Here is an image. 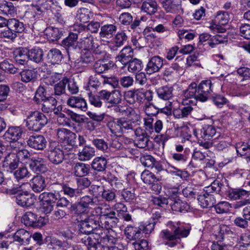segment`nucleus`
Returning <instances> with one entry per match:
<instances>
[{
  "mask_svg": "<svg viewBox=\"0 0 250 250\" xmlns=\"http://www.w3.org/2000/svg\"><path fill=\"white\" fill-rule=\"evenodd\" d=\"M167 226L168 229L163 230L160 233V237L164 244L172 248L177 245L181 238H186L189 234L191 228L189 225L182 224L180 221H168Z\"/></svg>",
  "mask_w": 250,
  "mask_h": 250,
  "instance_id": "nucleus-1",
  "label": "nucleus"
},
{
  "mask_svg": "<svg viewBox=\"0 0 250 250\" xmlns=\"http://www.w3.org/2000/svg\"><path fill=\"white\" fill-rule=\"evenodd\" d=\"M126 117L118 118L109 123L111 132L117 136H121L134 130L138 124L139 116L133 109L127 111Z\"/></svg>",
  "mask_w": 250,
  "mask_h": 250,
  "instance_id": "nucleus-2",
  "label": "nucleus"
},
{
  "mask_svg": "<svg viewBox=\"0 0 250 250\" xmlns=\"http://www.w3.org/2000/svg\"><path fill=\"white\" fill-rule=\"evenodd\" d=\"M94 211L84 220H81L79 225V230L81 233L85 234H90L84 241H92L98 238H104L107 235L104 231V229L101 227L99 224V216L94 214Z\"/></svg>",
  "mask_w": 250,
  "mask_h": 250,
  "instance_id": "nucleus-3",
  "label": "nucleus"
},
{
  "mask_svg": "<svg viewBox=\"0 0 250 250\" xmlns=\"http://www.w3.org/2000/svg\"><path fill=\"white\" fill-rule=\"evenodd\" d=\"M24 122L28 130L38 132L47 124L48 119L43 113L36 110L29 113Z\"/></svg>",
  "mask_w": 250,
  "mask_h": 250,
  "instance_id": "nucleus-4",
  "label": "nucleus"
},
{
  "mask_svg": "<svg viewBox=\"0 0 250 250\" xmlns=\"http://www.w3.org/2000/svg\"><path fill=\"white\" fill-rule=\"evenodd\" d=\"M109 236L104 237V238H98L97 239H93L92 241H84L86 245L88 246V250H104V247L101 243L108 244H115L117 243L118 239L117 233L110 231Z\"/></svg>",
  "mask_w": 250,
  "mask_h": 250,
  "instance_id": "nucleus-5",
  "label": "nucleus"
},
{
  "mask_svg": "<svg viewBox=\"0 0 250 250\" xmlns=\"http://www.w3.org/2000/svg\"><path fill=\"white\" fill-rule=\"evenodd\" d=\"M64 153L59 143L56 141L50 142L48 149V159L52 164L59 165L64 159Z\"/></svg>",
  "mask_w": 250,
  "mask_h": 250,
  "instance_id": "nucleus-6",
  "label": "nucleus"
},
{
  "mask_svg": "<svg viewBox=\"0 0 250 250\" xmlns=\"http://www.w3.org/2000/svg\"><path fill=\"white\" fill-rule=\"evenodd\" d=\"M102 93L101 97L107 108H111L113 105L122 103V95L119 90H114L109 91L106 90H102Z\"/></svg>",
  "mask_w": 250,
  "mask_h": 250,
  "instance_id": "nucleus-7",
  "label": "nucleus"
},
{
  "mask_svg": "<svg viewBox=\"0 0 250 250\" xmlns=\"http://www.w3.org/2000/svg\"><path fill=\"white\" fill-rule=\"evenodd\" d=\"M213 93L212 84L209 80L202 81L198 86L197 100L201 102H206Z\"/></svg>",
  "mask_w": 250,
  "mask_h": 250,
  "instance_id": "nucleus-8",
  "label": "nucleus"
},
{
  "mask_svg": "<svg viewBox=\"0 0 250 250\" xmlns=\"http://www.w3.org/2000/svg\"><path fill=\"white\" fill-rule=\"evenodd\" d=\"M57 136L59 141L62 143L71 146H77L76 134L68 129L58 128L57 131Z\"/></svg>",
  "mask_w": 250,
  "mask_h": 250,
  "instance_id": "nucleus-9",
  "label": "nucleus"
},
{
  "mask_svg": "<svg viewBox=\"0 0 250 250\" xmlns=\"http://www.w3.org/2000/svg\"><path fill=\"white\" fill-rule=\"evenodd\" d=\"M102 220H104V221L103 222H101L102 226L101 227L104 229V231L108 236H109V234L110 231L116 233L115 231L113 230L112 228L117 226V224L119 223V219L115 211L111 212V213L108 214Z\"/></svg>",
  "mask_w": 250,
  "mask_h": 250,
  "instance_id": "nucleus-10",
  "label": "nucleus"
},
{
  "mask_svg": "<svg viewBox=\"0 0 250 250\" xmlns=\"http://www.w3.org/2000/svg\"><path fill=\"white\" fill-rule=\"evenodd\" d=\"M22 219L26 226L41 227L46 224L44 218L38 217L37 214L31 211L26 212L23 216Z\"/></svg>",
  "mask_w": 250,
  "mask_h": 250,
  "instance_id": "nucleus-11",
  "label": "nucleus"
},
{
  "mask_svg": "<svg viewBox=\"0 0 250 250\" xmlns=\"http://www.w3.org/2000/svg\"><path fill=\"white\" fill-rule=\"evenodd\" d=\"M27 146L38 150H42L46 147L47 141L42 135H32L27 140Z\"/></svg>",
  "mask_w": 250,
  "mask_h": 250,
  "instance_id": "nucleus-12",
  "label": "nucleus"
},
{
  "mask_svg": "<svg viewBox=\"0 0 250 250\" xmlns=\"http://www.w3.org/2000/svg\"><path fill=\"white\" fill-rule=\"evenodd\" d=\"M23 130L21 126H9L3 135V138L9 142H16L20 139L22 135Z\"/></svg>",
  "mask_w": 250,
  "mask_h": 250,
  "instance_id": "nucleus-13",
  "label": "nucleus"
},
{
  "mask_svg": "<svg viewBox=\"0 0 250 250\" xmlns=\"http://www.w3.org/2000/svg\"><path fill=\"white\" fill-rule=\"evenodd\" d=\"M163 59L159 56L152 57L149 60L145 71L146 73L151 75L153 73L159 72L163 65Z\"/></svg>",
  "mask_w": 250,
  "mask_h": 250,
  "instance_id": "nucleus-14",
  "label": "nucleus"
},
{
  "mask_svg": "<svg viewBox=\"0 0 250 250\" xmlns=\"http://www.w3.org/2000/svg\"><path fill=\"white\" fill-rule=\"evenodd\" d=\"M29 167L31 170L37 174L44 173L47 170L45 160L39 157L32 158Z\"/></svg>",
  "mask_w": 250,
  "mask_h": 250,
  "instance_id": "nucleus-15",
  "label": "nucleus"
},
{
  "mask_svg": "<svg viewBox=\"0 0 250 250\" xmlns=\"http://www.w3.org/2000/svg\"><path fill=\"white\" fill-rule=\"evenodd\" d=\"M198 87L196 83H191L188 88L184 91V100L186 104H196L197 101Z\"/></svg>",
  "mask_w": 250,
  "mask_h": 250,
  "instance_id": "nucleus-16",
  "label": "nucleus"
},
{
  "mask_svg": "<svg viewBox=\"0 0 250 250\" xmlns=\"http://www.w3.org/2000/svg\"><path fill=\"white\" fill-rule=\"evenodd\" d=\"M31 237L30 233L23 229H18L12 236L13 241L18 243L20 245H28Z\"/></svg>",
  "mask_w": 250,
  "mask_h": 250,
  "instance_id": "nucleus-17",
  "label": "nucleus"
},
{
  "mask_svg": "<svg viewBox=\"0 0 250 250\" xmlns=\"http://www.w3.org/2000/svg\"><path fill=\"white\" fill-rule=\"evenodd\" d=\"M29 49L26 47H19L13 52L14 58L17 63L21 65L26 64L29 60Z\"/></svg>",
  "mask_w": 250,
  "mask_h": 250,
  "instance_id": "nucleus-18",
  "label": "nucleus"
},
{
  "mask_svg": "<svg viewBox=\"0 0 250 250\" xmlns=\"http://www.w3.org/2000/svg\"><path fill=\"white\" fill-rule=\"evenodd\" d=\"M160 2L167 12L175 13L182 10L179 0H160Z\"/></svg>",
  "mask_w": 250,
  "mask_h": 250,
  "instance_id": "nucleus-19",
  "label": "nucleus"
},
{
  "mask_svg": "<svg viewBox=\"0 0 250 250\" xmlns=\"http://www.w3.org/2000/svg\"><path fill=\"white\" fill-rule=\"evenodd\" d=\"M30 185L35 192L40 193L43 191L46 186L45 178L41 175L34 176L30 181Z\"/></svg>",
  "mask_w": 250,
  "mask_h": 250,
  "instance_id": "nucleus-20",
  "label": "nucleus"
},
{
  "mask_svg": "<svg viewBox=\"0 0 250 250\" xmlns=\"http://www.w3.org/2000/svg\"><path fill=\"white\" fill-rule=\"evenodd\" d=\"M69 106L85 111L87 109V103L84 99L79 96H71L67 101Z\"/></svg>",
  "mask_w": 250,
  "mask_h": 250,
  "instance_id": "nucleus-21",
  "label": "nucleus"
},
{
  "mask_svg": "<svg viewBox=\"0 0 250 250\" xmlns=\"http://www.w3.org/2000/svg\"><path fill=\"white\" fill-rule=\"evenodd\" d=\"M17 203L23 207H30L34 203V199L27 191L19 193L16 196Z\"/></svg>",
  "mask_w": 250,
  "mask_h": 250,
  "instance_id": "nucleus-22",
  "label": "nucleus"
},
{
  "mask_svg": "<svg viewBox=\"0 0 250 250\" xmlns=\"http://www.w3.org/2000/svg\"><path fill=\"white\" fill-rule=\"evenodd\" d=\"M117 26L114 23H106L101 26L100 36L103 38L110 39L115 34Z\"/></svg>",
  "mask_w": 250,
  "mask_h": 250,
  "instance_id": "nucleus-23",
  "label": "nucleus"
},
{
  "mask_svg": "<svg viewBox=\"0 0 250 250\" xmlns=\"http://www.w3.org/2000/svg\"><path fill=\"white\" fill-rule=\"evenodd\" d=\"M133 56V51L130 46L125 47L116 57L117 61L120 62L122 64L126 65Z\"/></svg>",
  "mask_w": 250,
  "mask_h": 250,
  "instance_id": "nucleus-24",
  "label": "nucleus"
},
{
  "mask_svg": "<svg viewBox=\"0 0 250 250\" xmlns=\"http://www.w3.org/2000/svg\"><path fill=\"white\" fill-rule=\"evenodd\" d=\"M173 88L168 85H163L155 89V92L160 99L167 101L173 97Z\"/></svg>",
  "mask_w": 250,
  "mask_h": 250,
  "instance_id": "nucleus-25",
  "label": "nucleus"
},
{
  "mask_svg": "<svg viewBox=\"0 0 250 250\" xmlns=\"http://www.w3.org/2000/svg\"><path fill=\"white\" fill-rule=\"evenodd\" d=\"M170 200L172 201L170 205L171 209L175 212H185L189 208L188 205L182 201L179 198L171 197Z\"/></svg>",
  "mask_w": 250,
  "mask_h": 250,
  "instance_id": "nucleus-26",
  "label": "nucleus"
},
{
  "mask_svg": "<svg viewBox=\"0 0 250 250\" xmlns=\"http://www.w3.org/2000/svg\"><path fill=\"white\" fill-rule=\"evenodd\" d=\"M197 199L203 208H211L216 203L214 194L203 193L199 195Z\"/></svg>",
  "mask_w": 250,
  "mask_h": 250,
  "instance_id": "nucleus-27",
  "label": "nucleus"
},
{
  "mask_svg": "<svg viewBox=\"0 0 250 250\" xmlns=\"http://www.w3.org/2000/svg\"><path fill=\"white\" fill-rule=\"evenodd\" d=\"M139 226H128L125 230L126 237L130 240H135L143 237Z\"/></svg>",
  "mask_w": 250,
  "mask_h": 250,
  "instance_id": "nucleus-28",
  "label": "nucleus"
},
{
  "mask_svg": "<svg viewBox=\"0 0 250 250\" xmlns=\"http://www.w3.org/2000/svg\"><path fill=\"white\" fill-rule=\"evenodd\" d=\"M90 171L88 165L83 163H77L73 167L74 175L78 177H83L88 175Z\"/></svg>",
  "mask_w": 250,
  "mask_h": 250,
  "instance_id": "nucleus-29",
  "label": "nucleus"
},
{
  "mask_svg": "<svg viewBox=\"0 0 250 250\" xmlns=\"http://www.w3.org/2000/svg\"><path fill=\"white\" fill-rule=\"evenodd\" d=\"M78 34L71 32L68 37L62 41V44L69 50L75 49L78 46Z\"/></svg>",
  "mask_w": 250,
  "mask_h": 250,
  "instance_id": "nucleus-30",
  "label": "nucleus"
},
{
  "mask_svg": "<svg viewBox=\"0 0 250 250\" xmlns=\"http://www.w3.org/2000/svg\"><path fill=\"white\" fill-rule=\"evenodd\" d=\"M63 29L54 27H48L45 30V34L47 38L54 42L59 40L63 35Z\"/></svg>",
  "mask_w": 250,
  "mask_h": 250,
  "instance_id": "nucleus-31",
  "label": "nucleus"
},
{
  "mask_svg": "<svg viewBox=\"0 0 250 250\" xmlns=\"http://www.w3.org/2000/svg\"><path fill=\"white\" fill-rule=\"evenodd\" d=\"M141 9L147 15H152L157 12L158 4L157 2L153 0L145 1L142 4Z\"/></svg>",
  "mask_w": 250,
  "mask_h": 250,
  "instance_id": "nucleus-32",
  "label": "nucleus"
},
{
  "mask_svg": "<svg viewBox=\"0 0 250 250\" xmlns=\"http://www.w3.org/2000/svg\"><path fill=\"white\" fill-rule=\"evenodd\" d=\"M21 81L24 83L34 82L38 78V72L34 69H25L20 72Z\"/></svg>",
  "mask_w": 250,
  "mask_h": 250,
  "instance_id": "nucleus-33",
  "label": "nucleus"
},
{
  "mask_svg": "<svg viewBox=\"0 0 250 250\" xmlns=\"http://www.w3.org/2000/svg\"><path fill=\"white\" fill-rule=\"evenodd\" d=\"M47 59L52 64H59L63 58V55L59 49L52 48L48 52L47 55Z\"/></svg>",
  "mask_w": 250,
  "mask_h": 250,
  "instance_id": "nucleus-34",
  "label": "nucleus"
},
{
  "mask_svg": "<svg viewBox=\"0 0 250 250\" xmlns=\"http://www.w3.org/2000/svg\"><path fill=\"white\" fill-rule=\"evenodd\" d=\"M19 161L15 153L7 155L3 161V166L10 170L16 169L19 165Z\"/></svg>",
  "mask_w": 250,
  "mask_h": 250,
  "instance_id": "nucleus-35",
  "label": "nucleus"
},
{
  "mask_svg": "<svg viewBox=\"0 0 250 250\" xmlns=\"http://www.w3.org/2000/svg\"><path fill=\"white\" fill-rule=\"evenodd\" d=\"M43 52L42 49L35 47L29 49V60L36 63H40L43 61Z\"/></svg>",
  "mask_w": 250,
  "mask_h": 250,
  "instance_id": "nucleus-36",
  "label": "nucleus"
},
{
  "mask_svg": "<svg viewBox=\"0 0 250 250\" xmlns=\"http://www.w3.org/2000/svg\"><path fill=\"white\" fill-rule=\"evenodd\" d=\"M217 134L216 128L211 125H205L200 130V138L208 140Z\"/></svg>",
  "mask_w": 250,
  "mask_h": 250,
  "instance_id": "nucleus-37",
  "label": "nucleus"
},
{
  "mask_svg": "<svg viewBox=\"0 0 250 250\" xmlns=\"http://www.w3.org/2000/svg\"><path fill=\"white\" fill-rule=\"evenodd\" d=\"M250 194V191L242 189H231L228 191L227 195L229 199L236 200L245 196L247 197Z\"/></svg>",
  "mask_w": 250,
  "mask_h": 250,
  "instance_id": "nucleus-38",
  "label": "nucleus"
},
{
  "mask_svg": "<svg viewBox=\"0 0 250 250\" xmlns=\"http://www.w3.org/2000/svg\"><path fill=\"white\" fill-rule=\"evenodd\" d=\"M107 166V160L103 157H96L91 163V167L98 172L104 171Z\"/></svg>",
  "mask_w": 250,
  "mask_h": 250,
  "instance_id": "nucleus-39",
  "label": "nucleus"
},
{
  "mask_svg": "<svg viewBox=\"0 0 250 250\" xmlns=\"http://www.w3.org/2000/svg\"><path fill=\"white\" fill-rule=\"evenodd\" d=\"M59 198V192L54 190V192H44L39 196L40 201H46L55 204Z\"/></svg>",
  "mask_w": 250,
  "mask_h": 250,
  "instance_id": "nucleus-40",
  "label": "nucleus"
},
{
  "mask_svg": "<svg viewBox=\"0 0 250 250\" xmlns=\"http://www.w3.org/2000/svg\"><path fill=\"white\" fill-rule=\"evenodd\" d=\"M42 110L44 113L52 112L53 109L57 104V101L53 97H48L45 100L42 101Z\"/></svg>",
  "mask_w": 250,
  "mask_h": 250,
  "instance_id": "nucleus-41",
  "label": "nucleus"
},
{
  "mask_svg": "<svg viewBox=\"0 0 250 250\" xmlns=\"http://www.w3.org/2000/svg\"><path fill=\"white\" fill-rule=\"evenodd\" d=\"M7 27H10L17 35V33H22L25 29L23 23L16 19H9Z\"/></svg>",
  "mask_w": 250,
  "mask_h": 250,
  "instance_id": "nucleus-42",
  "label": "nucleus"
},
{
  "mask_svg": "<svg viewBox=\"0 0 250 250\" xmlns=\"http://www.w3.org/2000/svg\"><path fill=\"white\" fill-rule=\"evenodd\" d=\"M95 151L93 147L89 146H85L82 151L78 154L79 159L81 161H87L95 155Z\"/></svg>",
  "mask_w": 250,
  "mask_h": 250,
  "instance_id": "nucleus-43",
  "label": "nucleus"
},
{
  "mask_svg": "<svg viewBox=\"0 0 250 250\" xmlns=\"http://www.w3.org/2000/svg\"><path fill=\"white\" fill-rule=\"evenodd\" d=\"M111 64V63H106L103 59L98 60L93 65V69L96 73L101 74L109 69Z\"/></svg>",
  "mask_w": 250,
  "mask_h": 250,
  "instance_id": "nucleus-44",
  "label": "nucleus"
},
{
  "mask_svg": "<svg viewBox=\"0 0 250 250\" xmlns=\"http://www.w3.org/2000/svg\"><path fill=\"white\" fill-rule=\"evenodd\" d=\"M115 208H120L117 210L118 217H122L125 221H130L132 220L131 215L127 211V208L126 206L121 203H117L115 205Z\"/></svg>",
  "mask_w": 250,
  "mask_h": 250,
  "instance_id": "nucleus-45",
  "label": "nucleus"
},
{
  "mask_svg": "<svg viewBox=\"0 0 250 250\" xmlns=\"http://www.w3.org/2000/svg\"><path fill=\"white\" fill-rule=\"evenodd\" d=\"M128 64V70L131 73H137L141 71L143 68L142 62L138 59L134 58L130 61Z\"/></svg>",
  "mask_w": 250,
  "mask_h": 250,
  "instance_id": "nucleus-46",
  "label": "nucleus"
},
{
  "mask_svg": "<svg viewBox=\"0 0 250 250\" xmlns=\"http://www.w3.org/2000/svg\"><path fill=\"white\" fill-rule=\"evenodd\" d=\"M102 90H101L97 94H94L91 92L88 94V100L90 104L96 107H101L103 104V99L101 98V94H102Z\"/></svg>",
  "mask_w": 250,
  "mask_h": 250,
  "instance_id": "nucleus-47",
  "label": "nucleus"
},
{
  "mask_svg": "<svg viewBox=\"0 0 250 250\" xmlns=\"http://www.w3.org/2000/svg\"><path fill=\"white\" fill-rule=\"evenodd\" d=\"M121 195L125 202H133L136 197L134 188L130 187L124 189L122 192Z\"/></svg>",
  "mask_w": 250,
  "mask_h": 250,
  "instance_id": "nucleus-48",
  "label": "nucleus"
},
{
  "mask_svg": "<svg viewBox=\"0 0 250 250\" xmlns=\"http://www.w3.org/2000/svg\"><path fill=\"white\" fill-rule=\"evenodd\" d=\"M230 20L229 12L224 11H218L215 17V21L221 25H226Z\"/></svg>",
  "mask_w": 250,
  "mask_h": 250,
  "instance_id": "nucleus-49",
  "label": "nucleus"
},
{
  "mask_svg": "<svg viewBox=\"0 0 250 250\" xmlns=\"http://www.w3.org/2000/svg\"><path fill=\"white\" fill-rule=\"evenodd\" d=\"M62 190L65 195L70 198L76 197L80 194L79 188H73L68 184H63L62 185Z\"/></svg>",
  "mask_w": 250,
  "mask_h": 250,
  "instance_id": "nucleus-50",
  "label": "nucleus"
},
{
  "mask_svg": "<svg viewBox=\"0 0 250 250\" xmlns=\"http://www.w3.org/2000/svg\"><path fill=\"white\" fill-rule=\"evenodd\" d=\"M68 210L71 213L78 215L85 214L88 211L80 202L71 204Z\"/></svg>",
  "mask_w": 250,
  "mask_h": 250,
  "instance_id": "nucleus-51",
  "label": "nucleus"
},
{
  "mask_svg": "<svg viewBox=\"0 0 250 250\" xmlns=\"http://www.w3.org/2000/svg\"><path fill=\"white\" fill-rule=\"evenodd\" d=\"M213 145L219 150H223L229 145V143L225 140L224 136L219 135L213 140Z\"/></svg>",
  "mask_w": 250,
  "mask_h": 250,
  "instance_id": "nucleus-52",
  "label": "nucleus"
},
{
  "mask_svg": "<svg viewBox=\"0 0 250 250\" xmlns=\"http://www.w3.org/2000/svg\"><path fill=\"white\" fill-rule=\"evenodd\" d=\"M95 212L96 213H99L98 216L99 219L101 218V219H103L108 214L111 213V212H113L114 210L110 208L109 205L106 204H104L103 206H99L95 208Z\"/></svg>",
  "mask_w": 250,
  "mask_h": 250,
  "instance_id": "nucleus-53",
  "label": "nucleus"
},
{
  "mask_svg": "<svg viewBox=\"0 0 250 250\" xmlns=\"http://www.w3.org/2000/svg\"><path fill=\"white\" fill-rule=\"evenodd\" d=\"M91 13L89 10L87 8H83L80 9L77 14V18L82 22L86 23L90 19Z\"/></svg>",
  "mask_w": 250,
  "mask_h": 250,
  "instance_id": "nucleus-54",
  "label": "nucleus"
},
{
  "mask_svg": "<svg viewBox=\"0 0 250 250\" xmlns=\"http://www.w3.org/2000/svg\"><path fill=\"white\" fill-rule=\"evenodd\" d=\"M34 8V10L38 12H43V9L47 10L49 9L50 5L48 3V0H36L31 5Z\"/></svg>",
  "mask_w": 250,
  "mask_h": 250,
  "instance_id": "nucleus-55",
  "label": "nucleus"
},
{
  "mask_svg": "<svg viewBox=\"0 0 250 250\" xmlns=\"http://www.w3.org/2000/svg\"><path fill=\"white\" fill-rule=\"evenodd\" d=\"M65 84L67 89L71 94H76L79 92V86L76 82L73 79L65 76Z\"/></svg>",
  "mask_w": 250,
  "mask_h": 250,
  "instance_id": "nucleus-56",
  "label": "nucleus"
},
{
  "mask_svg": "<svg viewBox=\"0 0 250 250\" xmlns=\"http://www.w3.org/2000/svg\"><path fill=\"white\" fill-rule=\"evenodd\" d=\"M0 11L5 15H12L15 13V7L12 3L4 1L0 3Z\"/></svg>",
  "mask_w": 250,
  "mask_h": 250,
  "instance_id": "nucleus-57",
  "label": "nucleus"
},
{
  "mask_svg": "<svg viewBox=\"0 0 250 250\" xmlns=\"http://www.w3.org/2000/svg\"><path fill=\"white\" fill-rule=\"evenodd\" d=\"M223 186L218 181L215 180L209 186L206 188L204 193L212 194L211 193H213V192L217 193L221 191L222 187Z\"/></svg>",
  "mask_w": 250,
  "mask_h": 250,
  "instance_id": "nucleus-58",
  "label": "nucleus"
},
{
  "mask_svg": "<svg viewBox=\"0 0 250 250\" xmlns=\"http://www.w3.org/2000/svg\"><path fill=\"white\" fill-rule=\"evenodd\" d=\"M65 80L63 77L60 82L54 85V94L56 96H61L65 93Z\"/></svg>",
  "mask_w": 250,
  "mask_h": 250,
  "instance_id": "nucleus-59",
  "label": "nucleus"
},
{
  "mask_svg": "<svg viewBox=\"0 0 250 250\" xmlns=\"http://www.w3.org/2000/svg\"><path fill=\"white\" fill-rule=\"evenodd\" d=\"M46 90L43 86L41 85L36 90L35 96L34 98V101L37 104H39L48 98L46 97Z\"/></svg>",
  "mask_w": 250,
  "mask_h": 250,
  "instance_id": "nucleus-60",
  "label": "nucleus"
},
{
  "mask_svg": "<svg viewBox=\"0 0 250 250\" xmlns=\"http://www.w3.org/2000/svg\"><path fill=\"white\" fill-rule=\"evenodd\" d=\"M92 142L99 150L105 152L108 148L107 143L103 139L95 138L92 140Z\"/></svg>",
  "mask_w": 250,
  "mask_h": 250,
  "instance_id": "nucleus-61",
  "label": "nucleus"
},
{
  "mask_svg": "<svg viewBox=\"0 0 250 250\" xmlns=\"http://www.w3.org/2000/svg\"><path fill=\"white\" fill-rule=\"evenodd\" d=\"M140 160L144 166L148 167H153L156 162L155 159L150 155H143Z\"/></svg>",
  "mask_w": 250,
  "mask_h": 250,
  "instance_id": "nucleus-62",
  "label": "nucleus"
},
{
  "mask_svg": "<svg viewBox=\"0 0 250 250\" xmlns=\"http://www.w3.org/2000/svg\"><path fill=\"white\" fill-rule=\"evenodd\" d=\"M14 175L18 180L24 179L25 178H28L30 176L31 174L28 171L26 167H21L19 168L17 170L14 171Z\"/></svg>",
  "mask_w": 250,
  "mask_h": 250,
  "instance_id": "nucleus-63",
  "label": "nucleus"
},
{
  "mask_svg": "<svg viewBox=\"0 0 250 250\" xmlns=\"http://www.w3.org/2000/svg\"><path fill=\"white\" fill-rule=\"evenodd\" d=\"M239 35L247 40H250V24H241L239 26Z\"/></svg>",
  "mask_w": 250,
  "mask_h": 250,
  "instance_id": "nucleus-64",
  "label": "nucleus"
}]
</instances>
